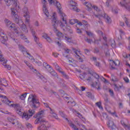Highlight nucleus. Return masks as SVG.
Listing matches in <instances>:
<instances>
[{"mask_svg":"<svg viewBox=\"0 0 130 130\" xmlns=\"http://www.w3.org/2000/svg\"><path fill=\"white\" fill-rule=\"evenodd\" d=\"M85 41H86V42H88V43H91V42H95V43H96L97 44H98V41H101V40H99L97 41H95V39H93V40H92L91 38H89H89H85Z\"/></svg>","mask_w":130,"mask_h":130,"instance_id":"aec40b11","label":"nucleus"},{"mask_svg":"<svg viewBox=\"0 0 130 130\" xmlns=\"http://www.w3.org/2000/svg\"><path fill=\"white\" fill-rule=\"evenodd\" d=\"M86 96L88 97V98H91V99H94V96L92 95V93L91 92H87Z\"/></svg>","mask_w":130,"mask_h":130,"instance_id":"58836bf2","label":"nucleus"},{"mask_svg":"<svg viewBox=\"0 0 130 130\" xmlns=\"http://www.w3.org/2000/svg\"><path fill=\"white\" fill-rule=\"evenodd\" d=\"M13 8H11V15L14 18V20L16 23V24H18L19 26H20L21 29L22 30H23V32H25V33H28V29H27V26L25 25L24 23H23V21L19 19V17L18 14H17V11L19 9H20V6H19V3H15L14 5H13Z\"/></svg>","mask_w":130,"mask_h":130,"instance_id":"f257e3e1","label":"nucleus"},{"mask_svg":"<svg viewBox=\"0 0 130 130\" xmlns=\"http://www.w3.org/2000/svg\"><path fill=\"white\" fill-rule=\"evenodd\" d=\"M43 66L46 70H49V69L50 70L51 69V67L49 64H47V62H45L43 63Z\"/></svg>","mask_w":130,"mask_h":130,"instance_id":"c756f323","label":"nucleus"},{"mask_svg":"<svg viewBox=\"0 0 130 130\" xmlns=\"http://www.w3.org/2000/svg\"><path fill=\"white\" fill-rule=\"evenodd\" d=\"M66 120H68V122H69V125L74 129V130H79V128H78V127H77V126H76V125H75V124L73 123V122H72V121L69 120V119H68V118H66Z\"/></svg>","mask_w":130,"mask_h":130,"instance_id":"dca6fc26","label":"nucleus"},{"mask_svg":"<svg viewBox=\"0 0 130 130\" xmlns=\"http://www.w3.org/2000/svg\"><path fill=\"white\" fill-rule=\"evenodd\" d=\"M48 72L49 73H50V74L52 75V76H55V75H56V73L55 72V71L52 70V68H51L50 70L48 71Z\"/></svg>","mask_w":130,"mask_h":130,"instance_id":"473e14b6","label":"nucleus"},{"mask_svg":"<svg viewBox=\"0 0 130 130\" xmlns=\"http://www.w3.org/2000/svg\"><path fill=\"white\" fill-rule=\"evenodd\" d=\"M56 0H48V2L50 4V5H54L55 4V2Z\"/></svg>","mask_w":130,"mask_h":130,"instance_id":"603ef678","label":"nucleus"},{"mask_svg":"<svg viewBox=\"0 0 130 130\" xmlns=\"http://www.w3.org/2000/svg\"><path fill=\"white\" fill-rule=\"evenodd\" d=\"M28 101L31 102V107L32 108H38L40 106V103L39 100L36 99V95L33 94H30Z\"/></svg>","mask_w":130,"mask_h":130,"instance_id":"39448f33","label":"nucleus"},{"mask_svg":"<svg viewBox=\"0 0 130 130\" xmlns=\"http://www.w3.org/2000/svg\"><path fill=\"white\" fill-rule=\"evenodd\" d=\"M27 94H28V93L25 92L24 94H21V96H20V99H21V100H25V98H26Z\"/></svg>","mask_w":130,"mask_h":130,"instance_id":"72a5a7b5","label":"nucleus"},{"mask_svg":"<svg viewBox=\"0 0 130 130\" xmlns=\"http://www.w3.org/2000/svg\"><path fill=\"white\" fill-rule=\"evenodd\" d=\"M8 119L10 122H12V123L14 122V120H15V119L13 118L12 117H8Z\"/></svg>","mask_w":130,"mask_h":130,"instance_id":"bf43d9fd","label":"nucleus"},{"mask_svg":"<svg viewBox=\"0 0 130 130\" xmlns=\"http://www.w3.org/2000/svg\"><path fill=\"white\" fill-rule=\"evenodd\" d=\"M112 62L116 66H117V64H119V61H118V60H116V61H114L112 60Z\"/></svg>","mask_w":130,"mask_h":130,"instance_id":"e2e57ef3","label":"nucleus"},{"mask_svg":"<svg viewBox=\"0 0 130 130\" xmlns=\"http://www.w3.org/2000/svg\"><path fill=\"white\" fill-rule=\"evenodd\" d=\"M42 37H43V38H45V39H46L47 41H48V42H52V41L51 40V39H50V37H49L48 36V35H47V34H44L43 36Z\"/></svg>","mask_w":130,"mask_h":130,"instance_id":"b1692460","label":"nucleus"},{"mask_svg":"<svg viewBox=\"0 0 130 130\" xmlns=\"http://www.w3.org/2000/svg\"><path fill=\"white\" fill-rule=\"evenodd\" d=\"M24 62L27 66H28V68L30 69V70H31V71L34 72V73H35L36 74L37 76H38V77H39L40 79H44V77L42 76L39 72H37V70L36 69H34V67H33V66L29 63V62L24 60Z\"/></svg>","mask_w":130,"mask_h":130,"instance_id":"6e6552de","label":"nucleus"},{"mask_svg":"<svg viewBox=\"0 0 130 130\" xmlns=\"http://www.w3.org/2000/svg\"><path fill=\"white\" fill-rule=\"evenodd\" d=\"M24 14V17L25 18L26 24H27L29 27L30 25V15H29V12H28V8L24 7L23 9Z\"/></svg>","mask_w":130,"mask_h":130,"instance_id":"1a4fd4ad","label":"nucleus"},{"mask_svg":"<svg viewBox=\"0 0 130 130\" xmlns=\"http://www.w3.org/2000/svg\"><path fill=\"white\" fill-rule=\"evenodd\" d=\"M86 33L87 35H88V36L90 37V38H93V35L92 33L91 32V31H86Z\"/></svg>","mask_w":130,"mask_h":130,"instance_id":"c03bdc74","label":"nucleus"},{"mask_svg":"<svg viewBox=\"0 0 130 130\" xmlns=\"http://www.w3.org/2000/svg\"><path fill=\"white\" fill-rule=\"evenodd\" d=\"M35 114V111L34 110L29 109L28 113H23L22 115V118H25L26 120H28L32 115Z\"/></svg>","mask_w":130,"mask_h":130,"instance_id":"9d476101","label":"nucleus"},{"mask_svg":"<svg viewBox=\"0 0 130 130\" xmlns=\"http://www.w3.org/2000/svg\"><path fill=\"white\" fill-rule=\"evenodd\" d=\"M84 52L85 53V54H87V55H89V54H90V51L89 50V49H86L84 50Z\"/></svg>","mask_w":130,"mask_h":130,"instance_id":"13d9d810","label":"nucleus"},{"mask_svg":"<svg viewBox=\"0 0 130 130\" xmlns=\"http://www.w3.org/2000/svg\"><path fill=\"white\" fill-rule=\"evenodd\" d=\"M68 60L69 61V63H71V65L72 66V67H77V61L74 60L71 57L68 58Z\"/></svg>","mask_w":130,"mask_h":130,"instance_id":"a211bd4d","label":"nucleus"},{"mask_svg":"<svg viewBox=\"0 0 130 130\" xmlns=\"http://www.w3.org/2000/svg\"><path fill=\"white\" fill-rule=\"evenodd\" d=\"M107 124L108 127H110L112 129H113L114 128V126H115L113 121L112 120L108 121V122L107 123Z\"/></svg>","mask_w":130,"mask_h":130,"instance_id":"412c9836","label":"nucleus"},{"mask_svg":"<svg viewBox=\"0 0 130 130\" xmlns=\"http://www.w3.org/2000/svg\"><path fill=\"white\" fill-rule=\"evenodd\" d=\"M89 74H90V75H92V76H93V77H95L96 79H98V80H99V79L100 78V76H99V75L95 73H92L89 72Z\"/></svg>","mask_w":130,"mask_h":130,"instance_id":"7c9ffc66","label":"nucleus"},{"mask_svg":"<svg viewBox=\"0 0 130 130\" xmlns=\"http://www.w3.org/2000/svg\"><path fill=\"white\" fill-rule=\"evenodd\" d=\"M77 22H78V20L77 19H71L70 20V24H71V25H74L76 24Z\"/></svg>","mask_w":130,"mask_h":130,"instance_id":"4c0bfd02","label":"nucleus"},{"mask_svg":"<svg viewBox=\"0 0 130 130\" xmlns=\"http://www.w3.org/2000/svg\"><path fill=\"white\" fill-rule=\"evenodd\" d=\"M92 8H93L94 10H96V12H99L98 15L94 14L93 16H94V17H95L96 18H98L99 20H101V17L104 18L106 19V23H107L108 24H110V23H111V18L108 17V15H106V14L105 13H104L103 15L100 13L101 10L100 9H99V8H98V7L93 5Z\"/></svg>","mask_w":130,"mask_h":130,"instance_id":"7ed1b4c3","label":"nucleus"},{"mask_svg":"<svg viewBox=\"0 0 130 130\" xmlns=\"http://www.w3.org/2000/svg\"><path fill=\"white\" fill-rule=\"evenodd\" d=\"M43 111L39 112V113L34 116L36 120L35 121V124H39L40 126L38 127V130H47V122L45 121L43 118Z\"/></svg>","mask_w":130,"mask_h":130,"instance_id":"f03ea898","label":"nucleus"},{"mask_svg":"<svg viewBox=\"0 0 130 130\" xmlns=\"http://www.w3.org/2000/svg\"><path fill=\"white\" fill-rule=\"evenodd\" d=\"M54 5L56 6V8H57L58 11V13L60 16H61L63 22H64L65 24H67V21L66 18H64L66 17V14H64V13L62 12V11H61V5H60V3H59V2H58V1H56L55 3H54Z\"/></svg>","mask_w":130,"mask_h":130,"instance_id":"0eeeda50","label":"nucleus"},{"mask_svg":"<svg viewBox=\"0 0 130 130\" xmlns=\"http://www.w3.org/2000/svg\"><path fill=\"white\" fill-rule=\"evenodd\" d=\"M29 27L34 37V40L35 42H36L37 44H38V43H39V39H38V38H37V37H36V36L35 35L36 32L34 29H33V27H32L31 25H29Z\"/></svg>","mask_w":130,"mask_h":130,"instance_id":"ddd939ff","label":"nucleus"},{"mask_svg":"<svg viewBox=\"0 0 130 130\" xmlns=\"http://www.w3.org/2000/svg\"><path fill=\"white\" fill-rule=\"evenodd\" d=\"M20 38H21L23 40H25V42H27V43H29V41L27 40V38H26V36H25V35H20Z\"/></svg>","mask_w":130,"mask_h":130,"instance_id":"f704fd0d","label":"nucleus"},{"mask_svg":"<svg viewBox=\"0 0 130 130\" xmlns=\"http://www.w3.org/2000/svg\"><path fill=\"white\" fill-rule=\"evenodd\" d=\"M105 54L106 56H109L110 54L109 53V51L108 50H108H107V51L105 50Z\"/></svg>","mask_w":130,"mask_h":130,"instance_id":"052dcab7","label":"nucleus"},{"mask_svg":"<svg viewBox=\"0 0 130 130\" xmlns=\"http://www.w3.org/2000/svg\"><path fill=\"white\" fill-rule=\"evenodd\" d=\"M55 13H54L52 15V25L54 28V29H55V30H56L57 26H58V25H60V27H61L62 28V29H63V30L66 31V29H64V24H63V23H61V21L58 20L56 19V16Z\"/></svg>","mask_w":130,"mask_h":130,"instance_id":"20e7f679","label":"nucleus"},{"mask_svg":"<svg viewBox=\"0 0 130 130\" xmlns=\"http://www.w3.org/2000/svg\"><path fill=\"white\" fill-rule=\"evenodd\" d=\"M90 59L91 60H93V61H96L97 60V57H95V56H92V58H90Z\"/></svg>","mask_w":130,"mask_h":130,"instance_id":"69168bd1","label":"nucleus"},{"mask_svg":"<svg viewBox=\"0 0 130 130\" xmlns=\"http://www.w3.org/2000/svg\"><path fill=\"white\" fill-rule=\"evenodd\" d=\"M63 39H65V40H66V41H68V42H71V41H70V40H71V38L70 37H68L67 36H64Z\"/></svg>","mask_w":130,"mask_h":130,"instance_id":"3c124183","label":"nucleus"},{"mask_svg":"<svg viewBox=\"0 0 130 130\" xmlns=\"http://www.w3.org/2000/svg\"><path fill=\"white\" fill-rule=\"evenodd\" d=\"M82 23L83 24L84 27H89V24H88V22L86 21L83 20Z\"/></svg>","mask_w":130,"mask_h":130,"instance_id":"49530a36","label":"nucleus"},{"mask_svg":"<svg viewBox=\"0 0 130 130\" xmlns=\"http://www.w3.org/2000/svg\"><path fill=\"white\" fill-rule=\"evenodd\" d=\"M9 27L11 29H13L14 31H15V33H17V34H18V30H17V27H15V24L13 23L10 26L9 25Z\"/></svg>","mask_w":130,"mask_h":130,"instance_id":"cd10ccee","label":"nucleus"},{"mask_svg":"<svg viewBox=\"0 0 130 130\" xmlns=\"http://www.w3.org/2000/svg\"><path fill=\"white\" fill-rule=\"evenodd\" d=\"M57 36H58V37H61L62 38H63V37H64V35L62 33L59 31H58L57 33Z\"/></svg>","mask_w":130,"mask_h":130,"instance_id":"a18cd8bd","label":"nucleus"},{"mask_svg":"<svg viewBox=\"0 0 130 130\" xmlns=\"http://www.w3.org/2000/svg\"><path fill=\"white\" fill-rule=\"evenodd\" d=\"M72 29V28H71L70 27V26H66V30H65V31H68V32H69L70 30V29Z\"/></svg>","mask_w":130,"mask_h":130,"instance_id":"774afa93","label":"nucleus"},{"mask_svg":"<svg viewBox=\"0 0 130 130\" xmlns=\"http://www.w3.org/2000/svg\"><path fill=\"white\" fill-rule=\"evenodd\" d=\"M0 36L4 39V40H5V41L8 40V36H7V35L5 34V31L2 29H0Z\"/></svg>","mask_w":130,"mask_h":130,"instance_id":"4468645a","label":"nucleus"},{"mask_svg":"<svg viewBox=\"0 0 130 130\" xmlns=\"http://www.w3.org/2000/svg\"><path fill=\"white\" fill-rule=\"evenodd\" d=\"M42 5H43V12L46 15V16L48 17L49 16V13H48V10H47V9H46V6L47 5V2L46 0H44L42 2Z\"/></svg>","mask_w":130,"mask_h":130,"instance_id":"f8f14e48","label":"nucleus"},{"mask_svg":"<svg viewBox=\"0 0 130 130\" xmlns=\"http://www.w3.org/2000/svg\"><path fill=\"white\" fill-rule=\"evenodd\" d=\"M95 105H96V106H98V107L100 109H103V107L101 106V102L96 103Z\"/></svg>","mask_w":130,"mask_h":130,"instance_id":"a19ab883","label":"nucleus"},{"mask_svg":"<svg viewBox=\"0 0 130 130\" xmlns=\"http://www.w3.org/2000/svg\"><path fill=\"white\" fill-rule=\"evenodd\" d=\"M110 95L112 97H113L114 96V92H113V90L112 89H109V90Z\"/></svg>","mask_w":130,"mask_h":130,"instance_id":"8fccbe9b","label":"nucleus"},{"mask_svg":"<svg viewBox=\"0 0 130 130\" xmlns=\"http://www.w3.org/2000/svg\"><path fill=\"white\" fill-rule=\"evenodd\" d=\"M76 32L78 34H82V30H81V29H80L79 28H77Z\"/></svg>","mask_w":130,"mask_h":130,"instance_id":"338daca9","label":"nucleus"},{"mask_svg":"<svg viewBox=\"0 0 130 130\" xmlns=\"http://www.w3.org/2000/svg\"><path fill=\"white\" fill-rule=\"evenodd\" d=\"M70 5L72 6V7H76L77 6V3H76L75 1H73V0H71L70 1Z\"/></svg>","mask_w":130,"mask_h":130,"instance_id":"79ce46f5","label":"nucleus"},{"mask_svg":"<svg viewBox=\"0 0 130 130\" xmlns=\"http://www.w3.org/2000/svg\"><path fill=\"white\" fill-rule=\"evenodd\" d=\"M77 59L79 60V61L81 62H83L84 60H83V57H84V55L80 56L78 54L76 55Z\"/></svg>","mask_w":130,"mask_h":130,"instance_id":"c85d7f7f","label":"nucleus"},{"mask_svg":"<svg viewBox=\"0 0 130 130\" xmlns=\"http://www.w3.org/2000/svg\"><path fill=\"white\" fill-rule=\"evenodd\" d=\"M121 124H122V125H123V126H124V127H127L128 129H130V126L125 124L124 121L121 120Z\"/></svg>","mask_w":130,"mask_h":130,"instance_id":"c9c22d12","label":"nucleus"},{"mask_svg":"<svg viewBox=\"0 0 130 130\" xmlns=\"http://www.w3.org/2000/svg\"><path fill=\"white\" fill-rule=\"evenodd\" d=\"M26 126L27 127V128H32V125L29 123H26Z\"/></svg>","mask_w":130,"mask_h":130,"instance_id":"4d7b16f0","label":"nucleus"},{"mask_svg":"<svg viewBox=\"0 0 130 130\" xmlns=\"http://www.w3.org/2000/svg\"><path fill=\"white\" fill-rule=\"evenodd\" d=\"M53 66L55 68L56 71H57L58 72H59V73H61V72H62V69H61V68H60V67H59L58 66V64H57V63H53Z\"/></svg>","mask_w":130,"mask_h":130,"instance_id":"4be33fe9","label":"nucleus"},{"mask_svg":"<svg viewBox=\"0 0 130 130\" xmlns=\"http://www.w3.org/2000/svg\"><path fill=\"white\" fill-rule=\"evenodd\" d=\"M61 74L62 76L64 78V79H66V80H69L70 79V76L66 72L64 71H62L60 73Z\"/></svg>","mask_w":130,"mask_h":130,"instance_id":"a878e982","label":"nucleus"},{"mask_svg":"<svg viewBox=\"0 0 130 130\" xmlns=\"http://www.w3.org/2000/svg\"><path fill=\"white\" fill-rule=\"evenodd\" d=\"M5 24H6V26H7L8 27H9L10 25L12 24V22H11V21L9 20V19H5Z\"/></svg>","mask_w":130,"mask_h":130,"instance_id":"2f4dec72","label":"nucleus"},{"mask_svg":"<svg viewBox=\"0 0 130 130\" xmlns=\"http://www.w3.org/2000/svg\"><path fill=\"white\" fill-rule=\"evenodd\" d=\"M59 114L62 116V117H63L64 118H66L67 117V115L63 113V112L60 111L59 112Z\"/></svg>","mask_w":130,"mask_h":130,"instance_id":"09e8293b","label":"nucleus"},{"mask_svg":"<svg viewBox=\"0 0 130 130\" xmlns=\"http://www.w3.org/2000/svg\"><path fill=\"white\" fill-rule=\"evenodd\" d=\"M5 2L8 7L9 6H11L12 4H13V5H15V4H18V2H17V0H5Z\"/></svg>","mask_w":130,"mask_h":130,"instance_id":"2eb2a0df","label":"nucleus"},{"mask_svg":"<svg viewBox=\"0 0 130 130\" xmlns=\"http://www.w3.org/2000/svg\"><path fill=\"white\" fill-rule=\"evenodd\" d=\"M12 124H15V125H18V124H19V122L18 121V120L14 119L13 122H12Z\"/></svg>","mask_w":130,"mask_h":130,"instance_id":"5fc2aeb1","label":"nucleus"},{"mask_svg":"<svg viewBox=\"0 0 130 130\" xmlns=\"http://www.w3.org/2000/svg\"><path fill=\"white\" fill-rule=\"evenodd\" d=\"M120 5L121 7H123L127 10V11H130V5L129 3H125V4H122V3L120 2Z\"/></svg>","mask_w":130,"mask_h":130,"instance_id":"6ab92c4d","label":"nucleus"},{"mask_svg":"<svg viewBox=\"0 0 130 130\" xmlns=\"http://www.w3.org/2000/svg\"><path fill=\"white\" fill-rule=\"evenodd\" d=\"M85 6H86L87 8V11H89V12L91 11L92 10V4L91 3H85Z\"/></svg>","mask_w":130,"mask_h":130,"instance_id":"bb28decb","label":"nucleus"},{"mask_svg":"<svg viewBox=\"0 0 130 130\" xmlns=\"http://www.w3.org/2000/svg\"><path fill=\"white\" fill-rule=\"evenodd\" d=\"M0 85L2 86H5V87H7L6 85H8L7 83V80L5 79V78H0Z\"/></svg>","mask_w":130,"mask_h":130,"instance_id":"5701e85b","label":"nucleus"},{"mask_svg":"<svg viewBox=\"0 0 130 130\" xmlns=\"http://www.w3.org/2000/svg\"><path fill=\"white\" fill-rule=\"evenodd\" d=\"M9 36H10V37H11V38H12L13 39V40H15V39L14 38V33L13 32H10L9 34H8Z\"/></svg>","mask_w":130,"mask_h":130,"instance_id":"864d4df0","label":"nucleus"},{"mask_svg":"<svg viewBox=\"0 0 130 130\" xmlns=\"http://www.w3.org/2000/svg\"><path fill=\"white\" fill-rule=\"evenodd\" d=\"M125 23L126 26H127V27H130V25L129 24H128V21H127V19L126 18V17H125Z\"/></svg>","mask_w":130,"mask_h":130,"instance_id":"680f3d73","label":"nucleus"},{"mask_svg":"<svg viewBox=\"0 0 130 130\" xmlns=\"http://www.w3.org/2000/svg\"><path fill=\"white\" fill-rule=\"evenodd\" d=\"M50 109V113L51 114V116L52 117H54V118H55L56 119H59L58 117L57 116V115L55 114V112H54V110H52L51 108H49Z\"/></svg>","mask_w":130,"mask_h":130,"instance_id":"f3484780","label":"nucleus"},{"mask_svg":"<svg viewBox=\"0 0 130 130\" xmlns=\"http://www.w3.org/2000/svg\"><path fill=\"white\" fill-rule=\"evenodd\" d=\"M111 79L113 82H117L118 81V78H116V76H114V75H111Z\"/></svg>","mask_w":130,"mask_h":130,"instance_id":"e433bc0d","label":"nucleus"},{"mask_svg":"<svg viewBox=\"0 0 130 130\" xmlns=\"http://www.w3.org/2000/svg\"><path fill=\"white\" fill-rule=\"evenodd\" d=\"M124 81L125 82V83H129V80L127 77H124L123 78Z\"/></svg>","mask_w":130,"mask_h":130,"instance_id":"0e129e2a","label":"nucleus"},{"mask_svg":"<svg viewBox=\"0 0 130 130\" xmlns=\"http://www.w3.org/2000/svg\"><path fill=\"white\" fill-rule=\"evenodd\" d=\"M108 44L106 43H103L102 46L101 47V49H104L105 50H108Z\"/></svg>","mask_w":130,"mask_h":130,"instance_id":"393cba45","label":"nucleus"},{"mask_svg":"<svg viewBox=\"0 0 130 130\" xmlns=\"http://www.w3.org/2000/svg\"><path fill=\"white\" fill-rule=\"evenodd\" d=\"M18 46L21 51H26V49L22 45H19Z\"/></svg>","mask_w":130,"mask_h":130,"instance_id":"ea45409f","label":"nucleus"},{"mask_svg":"<svg viewBox=\"0 0 130 130\" xmlns=\"http://www.w3.org/2000/svg\"><path fill=\"white\" fill-rule=\"evenodd\" d=\"M0 61H2V64L4 66L5 68L7 69L8 70H11L12 69V67L10 65H7L6 64L7 63V60H5V58H4L3 54H2V51H0Z\"/></svg>","mask_w":130,"mask_h":130,"instance_id":"9b49d317","label":"nucleus"},{"mask_svg":"<svg viewBox=\"0 0 130 130\" xmlns=\"http://www.w3.org/2000/svg\"><path fill=\"white\" fill-rule=\"evenodd\" d=\"M74 7L72 8V10L73 11H75L76 12H77V13H79L80 12V10L78 9V7L76 6H73Z\"/></svg>","mask_w":130,"mask_h":130,"instance_id":"de8ad7c7","label":"nucleus"},{"mask_svg":"<svg viewBox=\"0 0 130 130\" xmlns=\"http://www.w3.org/2000/svg\"><path fill=\"white\" fill-rule=\"evenodd\" d=\"M4 98L5 99V103H7L9 106H12V107H16L17 108L16 112L18 113V114H19V115H22V113L21 111V109H18V107L20 106V105L19 104H12V102L11 101L8 100L7 99V96H4V95H0V98Z\"/></svg>","mask_w":130,"mask_h":130,"instance_id":"423d86ee","label":"nucleus"},{"mask_svg":"<svg viewBox=\"0 0 130 130\" xmlns=\"http://www.w3.org/2000/svg\"><path fill=\"white\" fill-rule=\"evenodd\" d=\"M94 53H99L100 52V50H99V49L98 48H95L94 49Z\"/></svg>","mask_w":130,"mask_h":130,"instance_id":"6e6d98bb","label":"nucleus"},{"mask_svg":"<svg viewBox=\"0 0 130 130\" xmlns=\"http://www.w3.org/2000/svg\"><path fill=\"white\" fill-rule=\"evenodd\" d=\"M95 88H96L98 90H100V89H101L100 88V87H101V85L100 84V83L95 82Z\"/></svg>","mask_w":130,"mask_h":130,"instance_id":"37998d69","label":"nucleus"}]
</instances>
